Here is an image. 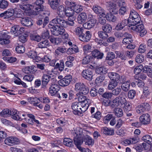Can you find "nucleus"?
Listing matches in <instances>:
<instances>
[{
  "label": "nucleus",
  "instance_id": "nucleus-1",
  "mask_svg": "<svg viewBox=\"0 0 152 152\" xmlns=\"http://www.w3.org/2000/svg\"><path fill=\"white\" fill-rule=\"evenodd\" d=\"M72 134L73 136V139L76 146L82 152H85V148L80 146L83 140L86 145H92L94 144V140L89 136L85 134L81 128H78L72 130Z\"/></svg>",
  "mask_w": 152,
  "mask_h": 152
},
{
  "label": "nucleus",
  "instance_id": "nucleus-2",
  "mask_svg": "<svg viewBox=\"0 0 152 152\" xmlns=\"http://www.w3.org/2000/svg\"><path fill=\"white\" fill-rule=\"evenodd\" d=\"M131 26V28L139 33V35L141 37H143L147 33V31L141 21L139 22H137L136 24L132 25Z\"/></svg>",
  "mask_w": 152,
  "mask_h": 152
},
{
  "label": "nucleus",
  "instance_id": "nucleus-3",
  "mask_svg": "<svg viewBox=\"0 0 152 152\" xmlns=\"http://www.w3.org/2000/svg\"><path fill=\"white\" fill-rule=\"evenodd\" d=\"M127 20L129 22V25L131 26L136 24L137 22L141 21L138 14L134 10L130 11L129 17Z\"/></svg>",
  "mask_w": 152,
  "mask_h": 152
},
{
  "label": "nucleus",
  "instance_id": "nucleus-4",
  "mask_svg": "<svg viewBox=\"0 0 152 152\" xmlns=\"http://www.w3.org/2000/svg\"><path fill=\"white\" fill-rule=\"evenodd\" d=\"M44 2L43 0H37L35 2L33 7L34 15H38L40 13L44 12L43 11L44 7L43 5Z\"/></svg>",
  "mask_w": 152,
  "mask_h": 152
},
{
  "label": "nucleus",
  "instance_id": "nucleus-5",
  "mask_svg": "<svg viewBox=\"0 0 152 152\" xmlns=\"http://www.w3.org/2000/svg\"><path fill=\"white\" fill-rule=\"evenodd\" d=\"M57 19L56 21L59 24V26L64 28L67 27L68 26H73L75 24L73 20H70L71 19L69 18L68 21L65 20L62 17H60L59 19Z\"/></svg>",
  "mask_w": 152,
  "mask_h": 152
},
{
  "label": "nucleus",
  "instance_id": "nucleus-6",
  "mask_svg": "<svg viewBox=\"0 0 152 152\" xmlns=\"http://www.w3.org/2000/svg\"><path fill=\"white\" fill-rule=\"evenodd\" d=\"M5 31H0V44L6 45L9 44L10 41L9 39L10 36L8 35Z\"/></svg>",
  "mask_w": 152,
  "mask_h": 152
},
{
  "label": "nucleus",
  "instance_id": "nucleus-7",
  "mask_svg": "<svg viewBox=\"0 0 152 152\" xmlns=\"http://www.w3.org/2000/svg\"><path fill=\"white\" fill-rule=\"evenodd\" d=\"M81 75L84 79L88 80H91L94 75L92 71L90 69L83 70Z\"/></svg>",
  "mask_w": 152,
  "mask_h": 152
},
{
  "label": "nucleus",
  "instance_id": "nucleus-8",
  "mask_svg": "<svg viewBox=\"0 0 152 152\" xmlns=\"http://www.w3.org/2000/svg\"><path fill=\"white\" fill-rule=\"evenodd\" d=\"M65 4L68 6L73 8V9L74 12L79 13L83 10L81 6L75 3L71 2L69 1H66L65 2Z\"/></svg>",
  "mask_w": 152,
  "mask_h": 152
},
{
  "label": "nucleus",
  "instance_id": "nucleus-9",
  "mask_svg": "<svg viewBox=\"0 0 152 152\" xmlns=\"http://www.w3.org/2000/svg\"><path fill=\"white\" fill-rule=\"evenodd\" d=\"M50 31L52 33L56 36L62 35L65 31V30L63 27H61L58 25L53 27V28L51 29Z\"/></svg>",
  "mask_w": 152,
  "mask_h": 152
},
{
  "label": "nucleus",
  "instance_id": "nucleus-10",
  "mask_svg": "<svg viewBox=\"0 0 152 152\" xmlns=\"http://www.w3.org/2000/svg\"><path fill=\"white\" fill-rule=\"evenodd\" d=\"M72 79V75H69L59 81L58 83L60 86L65 87L68 86L70 84Z\"/></svg>",
  "mask_w": 152,
  "mask_h": 152
},
{
  "label": "nucleus",
  "instance_id": "nucleus-11",
  "mask_svg": "<svg viewBox=\"0 0 152 152\" xmlns=\"http://www.w3.org/2000/svg\"><path fill=\"white\" fill-rule=\"evenodd\" d=\"M5 144L10 146L18 144L19 142V139L15 137H11L6 138L4 141Z\"/></svg>",
  "mask_w": 152,
  "mask_h": 152
},
{
  "label": "nucleus",
  "instance_id": "nucleus-12",
  "mask_svg": "<svg viewBox=\"0 0 152 152\" xmlns=\"http://www.w3.org/2000/svg\"><path fill=\"white\" fill-rule=\"evenodd\" d=\"M106 5L108 7L110 12L115 14H117L118 12V9L116 4L111 2L106 3Z\"/></svg>",
  "mask_w": 152,
  "mask_h": 152
},
{
  "label": "nucleus",
  "instance_id": "nucleus-13",
  "mask_svg": "<svg viewBox=\"0 0 152 152\" xmlns=\"http://www.w3.org/2000/svg\"><path fill=\"white\" fill-rule=\"evenodd\" d=\"M91 32L90 31H86L83 33V34L80 37V40L81 41L86 42L89 41L91 37Z\"/></svg>",
  "mask_w": 152,
  "mask_h": 152
},
{
  "label": "nucleus",
  "instance_id": "nucleus-14",
  "mask_svg": "<svg viewBox=\"0 0 152 152\" xmlns=\"http://www.w3.org/2000/svg\"><path fill=\"white\" fill-rule=\"evenodd\" d=\"M80 104L78 102H75L72 103L71 107L73 110V113L75 115L79 114V113L80 112Z\"/></svg>",
  "mask_w": 152,
  "mask_h": 152
},
{
  "label": "nucleus",
  "instance_id": "nucleus-15",
  "mask_svg": "<svg viewBox=\"0 0 152 152\" xmlns=\"http://www.w3.org/2000/svg\"><path fill=\"white\" fill-rule=\"evenodd\" d=\"M140 121L144 124H149L150 121V115L147 113L143 114L140 118Z\"/></svg>",
  "mask_w": 152,
  "mask_h": 152
},
{
  "label": "nucleus",
  "instance_id": "nucleus-16",
  "mask_svg": "<svg viewBox=\"0 0 152 152\" xmlns=\"http://www.w3.org/2000/svg\"><path fill=\"white\" fill-rule=\"evenodd\" d=\"M92 10L96 14H99L101 16H104L105 15V12L104 10L100 7L95 5L92 7Z\"/></svg>",
  "mask_w": 152,
  "mask_h": 152
},
{
  "label": "nucleus",
  "instance_id": "nucleus-17",
  "mask_svg": "<svg viewBox=\"0 0 152 152\" xmlns=\"http://www.w3.org/2000/svg\"><path fill=\"white\" fill-rule=\"evenodd\" d=\"M60 0H48V4L53 10H56L60 5Z\"/></svg>",
  "mask_w": 152,
  "mask_h": 152
},
{
  "label": "nucleus",
  "instance_id": "nucleus-18",
  "mask_svg": "<svg viewBox=\"0 0 152 152\" xmlns=\"http://www.w3.org/2000/svg\"><path fill=\"white\" fill-rule=\"evenodd\" d=\"M49 92L51 96L55 95L59 90V86L57 84L52 85L49 88Z\"/></svg>",
  "mask_w": 152,
  "mask_h": 152
},
{
  "label": "nucleus",
  "instance_id": "nucleus-19",
  "mask_svg": "<svg viewBox=\"0 0 152 152\" xmlns=\"http://www.w3.org/2000/svg\"><path fill=\"white\" fill-rule=\"evenodd\" d=\"M21 23L22 25L28 27L33 25L31 19L27 17L22 18Z\"/></svg>",
  "mask_w": 152,
  "mask_h": 152
},
{
  "label": "nucleus",
  "instance_id": "nucleus-20",
  "mask_svg": "<svg viewBox=\"0 0 152 152\" xmlns=\"http://www.w3.org/2000/svg\"><path fill=\"white\" fill-rule=\"evenodd\" d=\"M87 16L86 13L84 12H82L80 13L77 18L78 23L81 24L84 23L86 21Z\"/></svg>",
  "mask_w": 152,
  "mask_h": 152
},
{
  "label": "nucleus",
  "instance_id": "nucleus-21",
  "mask_svg": "<svg viewBox=\"0 0 152 152\" xmlns=\"http://www.w3.org/2000/svg\"><path fill=\"white\" fill-rule=\"evenodd\" d=\"M96 22L94 21V20H88L86 22L83 24V26L86 29H90L95 26Z\"/></svg>",
  "mask_w": 152,
  "mask_h": 152
},
{
  "label": "nucleus",
  "instance_id": "nucleus-22",
  "mask_svg": "<svg viewBox=\"0 0 152 152\" xmlns=\"http://www.w3.org/2000/svg\"><path fill=\"white\" fill-rule=\"evenodd\" d=\"M101 132L103 134L108 135H112L113 134L114 131L113 129L105 127L102 128Z\"/></svg>",
  "mask_w": 152,
  "mask_h": 152
},
{
  "label": "nucleus",
  "instance_id": "nucleus-23",
  "mask_svg": "<svg viewBox=\"0 0 152 152\" xmlns=\"http://www.w3.org/2000/svg\"><path fill=\"white\" fill-rule=\"evenodd\" d=\"M129 24V22L127 19H124L122 21L121 23H118L115 27V28L118 30H121L127 24Z\"/></svg>",
  "mask_w": 152,
  "mask_h": 152
},
{
  "label": "nucleus",
  "instance_id": "nucleus-24",
  "mask_svg": "<svg viewBox=\"0 0 152 152\" xmlns=\"http://www.w3.org/2000/svg\"><path fill=\"white\" fill-rule=\"evenodd\" d=\"M113 113L118 118L122 117L123 115V109L120 107H116L113 110Z\"/></svg>",
  "mask_w": 152,
  "mask_h": 152
},
{
  "label": "nucleus",
  "instance_id": "nucleus-25",
  "mask_svg": "<svg viewBox=\"0 0 152 152\" xmlns=\"http://www.w3.org/2000/svg\"><path fill=\"white\" fill-rule=\"evenodd\" d=\"M107 75L111 80L119 81L120 78L119 75L115 72L108 73Z\"/></svg>",
  "mask_w": 152,
  "mask_h": 152
},
{
  "label": "nucleus",
  "instance_id": "nucleus-26",
  "mask_svg": "<svg viewBox=\"0 0 152 152\" xmlns=\"http://www.w3.org/2000/svg\"><path fill=\"white\" fill-rule=\"evenodd\" d=\"M17 112L16 110H10L9 115H11L12 118L13 119L19 120L20 118L18 115V113H17Z\"/></svg>",
  "mask_w": 152,
  "mask_h": 152
},
{
  "label": "nucleus",
  "instance_id": "nucleus-27",
  "mask_svg": "<svg viewBox=\"0 0 152 152\" xmlns=\"http://www.w3.org/2000/svg\"><path fill=\"white\" fill-rule=\"evenodd\" d=\"M91 53L92 56L97 59H102L103 56V54L97 50H95L92 51Z\"/></svg>",
  "mask_w": 152,
  "mask_h": 152
},
{
  "label": "nucleus",
  "instance_id": "nucleus-28",
  "mask_svg": "<svg viewBox=\"0 0 152 152\" xmlns=\"http://www.w3.org/2000/svg\"><path fill=\"white\" fill-rule=\"evenodd\" d=\"M74 32L75 34L80 39V37L83 34L84 30L82 27H78L75 28Z\"/></svg>",
  "mask_w": 152,
  "mask_h": 152
},
{
  "label": "nucleus",
  "instance_id": "nucleus-29",
  "mask_svg": "<svg viewBox=\"0 0 152 152\" xmlns=\"http://www.w3.org/2000/svg\"><path fill=\"white\" fill-rule=\"evenodd\" d=\"M17 7H19L20 8L25 10H30L33 9V5L30 4H29L20 5V4H18Z\"/></svg>",
  "mask_w": 152,
  "mask_h": 152
},
{
  "label": "nucleus",
  "instance_id": "nucleus-30",
  "mask_svg": "<svg viewBox=\"0 0 152 152\" xmlns=\"http://www.w3.org/2000/svg\"><path fill=\"white\" fill-rule=\"evenodd\" d=\"M118 82L119 81L111 80L110 82H109L107 87L108 89L109 90H113L117 86Z\"/></svg>",
  "mask_w": 152,
  "mask_h": 152
},
{
  "label": "nucleus",
  "instance_id": "nucleus-31",
  "mask_svg": "<svg viewBox=\"0 0 152 152\" xmlns=\"http://www.w3.org/2000/svg\"><path fill=\"white\" fill-rule=\"evenodd\" d=\"M49 45V43L48 40H45L38 43V47L40 48H46Z\"/></svg>",
  "mask_w": 152,
  "mask_h": 152
},
{
  "label": "nucleus",
  "instance_id": "nucleus-32",
  "mask_svg": "<svg viewBox=\"0 0 152 152\" xmlns=\"http://www.w3.org/2000/svg\"><path fill=\"white\" fill-rule=\"evenodd\" d=\"M107 69L104 66H102L96 68L95 70V72L98 74H105L107 73Z\"/></svg>",
  "mask_w": 152,
  "mask_h": 152
},
{
  "label": "nucleus",
  "instance_id": "nucleus-33",
  "mask_svg": "<svg viewBox=\"0 0 152 152\" xmlns=\"http://www.w3.org/2000/svg\"><path fill=\"white\" fill-rule=\"evenodd\" d=\"M51 77L50 76L46 75H43L42 77V85L44 86H45L48 84Z\"/></svg>",
  "mask_w": 152,
  "mask_h": 152
},
{
  "label": "nucleus",
  "instance_id": "nucleus-34",
  "mask_svg": "<svg viewBox=\"0 0 152 152\" xmlns=\"http://www.w3.org/2000/svg\"><path fill=\"white\" fill-rule=\"evenodd\" d=\"M57 9V13L59 15L58 17H61L65 15V9L63 6L59 5Z\"/></svg>",
  "mask_w": 152,
  "mask_h": 152
},
{
  "label": "nucleus",
  "instance_id": "nucleus-35",
  "mask_svg": "<svg viewBox=\"0 0 152 152\" xmlns=\"http://www.w3.org/2000/svg\"><path fill=\"white\" fill-rule=\"evenodd\" d=\"M138 142V139L134 137L130 138L129 139H126L123 142L125 145H126L131 144H135Z\"/></svg>",
  "mask_w": 152,
  "mask_h": 152
},
{
  "label": "nucleus",
  "instance_id": "nucleus-36",
  "mask_svg": "<svg viewBox=\"0 0 152 152\" xmlns=\"http://www.w3.org/2000/svg\"><path fill=\"white\" fill-rule=\"evenodd\" d=\"M130 81H126L123 83H122L121 88L122 90L125 91L127 92L129 89L130 86Z\"/></svg>",
  "mask_w": 152,
  "mask_h": 152
},
{
  "label": "nucleus",
  "instance_id": "nucleus-37",
  "mask_svg": "<svg viewBox=\"0 0 152 152\" xmlns=\"http://www.w3.org/2000/svg\"><path fill=\"white\" fill-rule=\"evenodd\" d=\"M78 50V49L77 46L73 45L71 48L68 49L66 53L68 54H72L77 53Z\"/></svg>",
  "mask_w": 152,
  "mask_h": 152
},
{
  "label": "nucleus",
  "instance_id": "nucleus-38",
  "mask_svg": "<svg viewBox=\"0 0 152 152\" xmlns=\"http://www.w3.org/2000/svg\"><path fill=\"white\" fill-rule=\"evenodd\" d=\"M78 101L80 104L90 103V101L89 99L86 98V97L81 95L78 98Z\"/></svg>",
  "mask_w": 152,
  "mask_h": 152
},
{
  "label": "nucleus",
  "instance_id": "nucleus-39",
  "mask_svg": "<svg viewBox=\"0 0 152 152\" xmlns=\"http://www.w3.org/2000/svg\"><path fill=\"white\" fill-rule=\"evenodd\" d=\"M117 97L118 98L119 102L121 105L126 104V100L125 98L126 96L124 93H121Z\"/></svg>",
  "mask_w": 152,
  "mask_h": 152
},
{
  "label": "nucleus",
  "instance_id": "nucleus-40",
  "mask_svg": "<svg viewBox=\"0 0 152 152\" xmlns=\"http://www.w3.org/2000/svg\"><path fill=\"white\" fill-rule=\"evenodd\" d=\"M142 139L143 141L146 142L148 144L151 145V144L152 143V138L149 135H145L142 137Z\"/></svg>",
  "mask_w": 152,
  "mask_h": 152
},
{
  "label": "nucleus",
  "instance_id": "nucleus-41",
  "mask_svg": "<svg viewBox=\"0 0 152 152\" xmlns=\"http://www.w3.org/2000/svg\"><path fill=\"white\" fill-rule=\"evenodd\" d=\"M74 10L72 7H68L65 10V15L67 16L71 17L74 14Z\"/></svg>",
  "mask_w": 152,
  "mask_h": 152
},
{
  "label": "nucleus",
  "instance_id": "nucleus-42",
  "mask_svg": "<svg viewBox=\"0 0 152 152\" xmlns=\"http://www.w3.org/2000/svg\"><path fill=\"white\" fill-rule=\"evenodd\" d=\"M102 29L104 31L107 33H109L111 31L112 27L110 24L107 23L102 26Z\"/></svg>",
  "mask_w": 152,
  "mask_h": 152
},
{
  "label": "nucleus",
  "instance_id": "nucleus-43",
  "mask_svg": "<svg viewBox=\"0 0 152 152\" xmlns=\"http://www.w3.org/2000/svg\"><path fill=\"white\" fill-rule=\"evenodd\" d=\"M34 77V74H28L23 77V79L24 80L28 82H31L33 80Z\"/></svg>",
  "mask_w": 152,
  "mask_h": 152
},
{
  "label": "nucleus",
  "instance_id": "nucleus-44",
  "mask_svg": "<svg viewBox=\"0 0 152 152\" xmlns=\"http://www.w3.org/2000/svg\"><path fill=\"white\" fill-rule=\"evenodd\" d=\"M19 28V26L18 25H15L12 27L10 32L12 34H15V36H18V29Z\"/></svg>",
  "mask_w": 152,
  "mask_h": 152
},
{
  "label": "nucleus",
  "instance_id": "nucleus-45",
  "mask_svg": "<svg viewBox=\"0 0 152 152\" xmlns=\"http://www.w3.org/2000/svg\"><path fill=\"white\" fill-rule=\"evenodd\" d=\"M92 58L91 56L87 55L83 58L82 63L83 64H87L91 61Z\"/></svg>",
  "mask_w": 152,
  "mask_h": 152
},
{
  "label": "nucleus",
  "instance_id": "nucleus-46",
  "mask_svg": "<svg viewBox=\"0 0 152 152\" xmlns=\"http://www.w3.org/2000/svg\"><path fill=\"white\" fill-rule=\"evenodd\" d=\"M142 70L144 72V67L142 65L139 64L135 68L134 72L135 74L137 75L140 73Z\"/></svg>",
  "mask_w": 152,
  "mask_h": 152
},
{
  "label": "nucleus",
  "instance_id": "nucleus-47",
  "mask_svg": "<svg viewBox=\"0 0 152 152\" xmlns=\"http://www.w3.org/2000/svg\"><path fill=\"white\" fill-rule=\"evenodd\" d=\"M119 99L117 97L115 98L112 101L111 106L112 107H117L121 104Z\"/></svg>",
  "mask_w": 152,
  "mask_h": 152
},
{
  "label": "nucleus",
  "instance_id": "nucleus-48",
  "mask_svg": "<svg viewBox=\"0 0 152 152\" xmlns=\"http://www.w3.org/2000/svg\"><path fill=\"white\" fill-rule=\"evenodd\" d=\"M90 103H88L84 104H81L80 107V112L79 113H81V111L82 112H85L88 109L89 106V104Z\"/></svg>",
  "mask_w": 152,
  "mask_h": 152
},
{
  "label": "nucleus",
  "instance_id": "nucleus-49",
  "mask_svg": "<svg viewBox=\"0 0 152 152\" xmlns=\"http://www.w3.org/2000/svg\"><path fill=\"white\" fill-rule=\"evenodd\" d=\"M98 34L100 38L103 39H106L108 37L107 33L104 31H99L98 32Z\"/></svg>",
  "mask_w": 152,
  "mask_h": 152
},
{
  "label": "nucleus",
  "instance_id": "nucleus-50",
  "mask_svg": "<svg viewBox=\"0 0 152 152\" xmlns=\"http://www.w3.org/2000/svg\"><path fill=\"white\" fill-rule=\"evenodd\" d=\"M64 144L67 146L71 147L72 145V140L69 138H65L63 141Z\"/></svg>",
  "mask_w": 152,
  "mask_h": 152
},
{
  "label": "nucleus",
  "instance_id": "nucleus-51",
  "mask_svg": "<svg viewBox=\"0 0 152 152\" xmlns=\"http://www.w3.org/2000/svg\"><path fill=\"white\" fill-rule=\"evenodd\" d=\"M144 60V56L141 54L137 55L135 58L136 62L138 63H141Z\"/></svg>",
  "mask_w": 152,
  "mask_h": 152
},
{
  "label": "nucleus",
  "instance_id": "nucleus-52",
  "mask_svg": "<svg viewBox=\"0 0 152 152\" xmlns=\"http://www.w3.org/2000/svg\"><path fill=\"white\" fill-rule=\"evenodd\" d=\"M8 5L7 1L4 0H0V8L4 9L7 8Z\"/></svg>",
  "mask_w": 152,
  "mask_h": 152
},
{
  "label": "nucleus",
  "instance_id": "nucleus-53",
  "mask_svg": "<svg viewBox=\"0 0 152 152\" xmlns=\"http://www.w3.org/2000/svg\"><path fill=\"white\" fill-rule=\"evenodd\" d=\"M115 53L117 55V57H118L121 59L124 60H126V57L123 53L116 51Z\"/></svg>",
  "mask_w": 152,
  "mask_h": 152
},
{
  "label": "nucleus",
  "instance_id": "nucleus-54",
  "mask_svg": "<svg viewBox=\"0 0 152 152\" xmlns=\"http://www.w3.org/2000/svg\"><path fill=\"white\" fill-rule=\"evenodd\" d=\"M84 84V83H76L75 86V91H79V93H80Z\"/></svg>",
  "mask_w": 152,
  "mask_h": 152
},
{
  "label": "nucleus",
  "instance_id": "nucleus-55",
  "mask_svg": "<svg viewBox=\"0 0 152 152\" xmlns=\"http://www.w3.org/2000/svg\"><path fill=\"white\" fill-rule=\"evenodd\" d=\"M30 37L31 40H34L37 42L40 41L41 39V37L38 35L31 34L30 36Z\"/></svg>",
  "mask_w": 152,
  "mask_h": 152
},
{
  "label": "nucleus",
  "instance_id": "nucleus-56",
  "mask_svg": "<svg viewBox=\"0 0 152 152\" xmlns=\"http://www.w3.org/2000/svg\"><path fill=\"white\" fill-rule=\"evenodd\" d=\"M121 91V88L119 87L113 89L112 91V93L113 95L117 96L119 94Z\"/></svg>",
  "mask_w": 152,
  "mask_h": 152
},
{
  "label": "nucleus",
  "instance_id": "nucleus-57",
  "mask_svg": "<svg viewBox=\"0 0 152 152\" xmlns=\"http://www.w3.org/2000/svg\"><path fill=\"white\" fill-rule=\"evenodd\" d=\"M115 57V55L114 53L113 52H109L107 54V56L106 58V60H111Z\"/></svg>",
  "mask_w": 152,
  "mask_h": 152
},
{
  "label": "nucleus",
  "instance_id": "nucleus-58",
  "mask_svg": "<svg viewBox=\"0 0 152 152\" xmlns=\"http://www.w3.org/2000/svg\"><path fill=\"white\" fill-rule=\"evenodd\" d=\"M89 92V89L88 87L84 84L81 91L80 92V94H83L86 95Z\"/></svg>",
  "mask_w": 152,
  "mask_h": 152
},
{
  "label": "nucleus",
  "instance_id": "nucleus-59",
  "mask_svg": "<svg viewBox=\"0 0 152 152\" xmlns=\"http://www.w3.org/2000/svg\"><path fill=\"white\" fill-rule=\"evenodd\" d=\"M146 45L143 44H141L138 49V52L140 53H144L146 50Z\"/></svg>",
  "mask_w": 152,
  "mask_h": 152
},
{
  "label": "nucleus",
  "instance_id": "nucleus-60",
  "mask_svg": "<svg viewBox=\"0 0 152 152\" xmlns=\"http://www.w3.org/2000/svg\"><path fill=\"white\" fill-rule=\"evenodd\" d=\"M136 92L134 90H131L128 92V96L129 99H133L134 97Z\"/></svg>",
  "mask_w": 152,
  "mask_h": 152
},
{
  "label": "nucleus",
  "instance_id": "nucleus-61",
  "mask_svg": "<svg viewBox=\"0 0 152 152\" xmlns=\"http://www.w3.org/2000/svg\"><path fill=\"white\" fill-rule=\"evenodd\" d=\"M10 110L8 109L3 110L0 113V115L4 117L9 115Z\"/></svg>",
  "mask_w": 152,
  "mask_h": 152
},
{
  "label": "nucleus",
  "instance_id": "nucleus-62",
  "mask_svg": "<svg viewBox=\"0 0 152 152\" xmlns=\"http://www.w3.org/2000/svg\"><path fill=\"white\" fill-rule=\"evenodd\" d=\"M15 50L18 53H23L25 51V48L23 46H18L16 47Z\"/></svg>",
  "mask_w": 152,
  "mask_h": 152
},
{
  "label": "nucleus",
  "instance_id": "nucleus-63",
  "mask_svg": "<svg viewBox=\"0 0 152 152\" xmlns=\"http://www.w3.org/2000/svg\"><path fill=\"white\" fill-rule=\"evenodd\" d=\"M124 123V121L122 119V118H119L117 120V123L115 126V128H119Z\"/></svg>",
  "mask_w": 152,
  "mask_h": 152
},
{
  "label": "nucleus",
  "instance_id": "nucleus-64",
  "mask_svg": "<svg viewBox=\"0 0 152 152\" xmlns=\"http://www.w3.org/2000/svg\"><path fill=\"white\" fill-rule=\"evenodd\" d=\"M113 117H113L112 114H107L104 118L103 120L105 124L107 123V122L110 121L111 119H112Z\"/></svg>",
  "mask_w": 152,
  "mask_h": 152
}]
</instances>
